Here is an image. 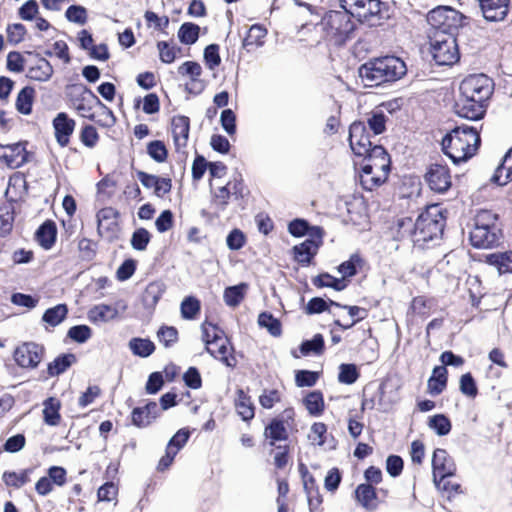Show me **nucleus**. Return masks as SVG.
<instances>
[{
  "label": "nucleus",
  "mask_w": 512,
  "mask_h": 512,
  "mask_svg": "<svg viewBox=\"0 0 512 512\" xmlns=\"http://www.w3.org/2000/svg\"><path fill=\"white\" fill-rule=\"evenodd\" d=\"M26 142L0 144V162L11 169H16L28 161Z\"/></svg>",
  "instance_id": "aec40b11"
},
{
  "label": "nucleus",
  "mask_w": 512,
  "mask_h": 512,
  "mask_svg": "<svg viewBox=\"0 0 512 512\" xmlns=\"http://www.w3.org/2000/svg\"><path fill=\"white\" fill-rule=\"evenodd\" d=\"M235 394L233 405L236 413L244 422L249 424L254 419L256 412L252 398L242 388L237 389Z\"/></svg>",
  "instance_id": "bb28decb"
},
{
  "label": "nucleus",
  "mask_w": 512,
  "mask_h": 512,
  "mask_svg": "<svg viewBox=\"0 0 512 512\" xmlns=\"http://www.w3.org/2000/svg\"><path fill=\"white\" fill-rule=\"evenodd\" d=\"M45 356L44 346L35 342H24L16 347L13 358L16 364L23 369H35Z\"/></svg>",
  "instance_id": "f3484780"
},
{
  "label": "nucleus",
  "mask_w": 512,
  "mask_h": 512,
  "mask_svg": "<svg viewBox=\"0 0 512 512\" xmlns=\"http://www.w3.org/2000/svg\"><path fill=\"white\" fill-rule=\"evenodd\" d=\"M407 72L405 62L396 56H384L370 60L359 68V75L366 86H380L395 82Z\"/></svg>",
  "instance_id": "7ed1b4c3"
},
{
  "label": "nucleus",
  "mask_w": 512,
  "mask_h": 512,
  "mask_svg": "<svg viewBox=\"0 0 512 512\" xmlns=\"http://www.w3.org/2000/svg\"><path fill=\"white\" fill-rule=\"evenodd\" d=\"M343 309L347 310L348 314L351 317H354L355 319L351 323H349V325H343V323H341L340 320H335L334 324L340 327L342 330L352 328L356 323L364 320L368 316V310L359 306L346 305L343 306Z\"/></svg>",
  "instance_id": "13d9d810"
},
{
  "label": "nucleus",
  "mask_w": 512,
  "mask_h": 512,
  "mask_svg": "<svg viewBox=\"0 0 512 512\" xmlns=\"http://www.w3.org/2000/svg\"><path fill=\"white\" fill-rule=\"evenodd\" d=\"M180 311L183 319H195L201 311V303L196 297L188 296L182 301Z\"/></svg>",
  "instance_id": "864d4df0"
},
{
  "label": "nucleus",
  "mask_w": 512,
  "mask_h": 512,
  "mask_svg": "<svg viewBox=\"0 0 512 512\" xmlns=\"http://www.w3.org/2000/svg\"><path fill=\"white\" fill-rule=\"evenodd\" d=\"M433 299L426 296H416L411 301V310L414 314L422 317L430 315Z\"/></svg>",
  "instance_id": "e2e57ef3"
},
{
  "label": "nucleus",
  "mask_w": 512,
  "mask_h": 512,
  "mask_svg": "<svg viewBox=\"0 0 512 512\" xmlns=\"http://www.w3.org/2000/svg\"><path fill=\"white\" fill-rule=\"evenodd\" d=\"M117 314V311L106 304L95 305L88 312V317L93 322H107L113 319Z\"/></svg>",
  "instance_id": "09e8293b"
},
{
  "label": "nucleus",
  "mask_w": 512,
  "mask_h": 512,
  "mask_svg": "<svg viewBox=\"0 0 512 512\" xmlns=\"http://www.w3.org/2000/svg\"><path fill=\"white\" fill-rule=\"evenodd\" d=\"M36 97V91L31 86H25L17 94L15 101L16 110L22 115H30L33 110V104Z\"/></svg>",
  "instance_id": "c9c22d12"
},
{
  "label": "nucleus",
  "mask_w": 512,
  "mask_h": 512,
  "mask_svg": "<svg viewBox=\"0 0 512 512\" xmlns=\"http://www.w3.org/2000/svg\"><path fill=\"white\" fill-rule=\"evenodd\" d=\"M299 350L303 356L310 354L322 355L325 351V341L322 334L317 333L310 340L301 343Z\"/></svg>",
  "instance_id": "79ce46f5"
},
{
  "label": "nucleus",
  "mask_w": 512,
  "mask_h": 512,
  "mask_svg": "<svg viewBox=\"0 0 512 512\" xmlns=\"http://www.w3.org/2000/svg\"><path fill=\"white\" fill-rule=\"evenodd\" d=\"M54 73L50 62L42 57L32 60L27 68L26 76L33 81L46 82Z\"/></svg>",
  "instance_id": "c85d7f7f"
},
{
  "label": "nucleus",
  "mask_w": 512,
  "mask_h": 512,
  "mask_svg": "<svg viewBox=\"0 0 512 512\" xmlns=\"http://www.w3.org/2000/svg\"><path fill=\"white\" fill-rule=\"evenodd\" d=\"M339 5L345 12L359 19H367L380 11L379 0H339Z\"/></svg>",
  "instance_id": "4be33fe9"
},
{
  "label": "nucleus",
  "mask_w": 512,
  "mask_h": 512,
  "mask_svg": "<svg viewBox=\"0 0 512 512\" xmlns=\"http://www.w3.org/2000/svg\"><path fill=\"white\" fill-rule=\"evenodd\" d=\"M68 309L65 304H58L47 309L43 314V321L51 326L59 325L67 316Z\"/></svg>",
  "instance_id": "5fc2aeb1"
},
{
  "label": "nucleus",
  "mask_w": 512,
  "mask_h": 512,
  "mask_svg": "<svg viewBox=\"0 0 512 512\" xmlns=\"http://www.w3.org/2000/svg\"><path fill=\"white\" fill-rule=\"evenodd\" d=\"M502 230L498 215L490 210H481L475 217L474 228L470 232V241L475 248H491L498 245Z\"/></svg>",
  "instance_id": "0eeeda50"
},
{
  "label": "nucleus",
  "mask_w": 512,
  "mask_h": 512,
  "mask_svg": "<svg viewBox=\"0 0 512 512\" xmlns=\"http://www.w3.org/2000/svg\"><path fill=\"white\" fill-rule=\"evenodd\" d=\"M459 390L468 398L474 399L479 394L477 383L470 372L461 375L459 379Z\"/></svg>",
  "instance_id": "6e6d98bb"
},
{
  "label": "nucleus",
  "mask_w": 512,
  "mask_h": 512,
  "mask_svg": "<svg viewBox=\"0 0 512 512\" xmlns=\"http://www.w3.org/2000/svg\"><path fill=\"white\" fill-rule=\"evenodd\" d=\"M246 186L241 176L234 178L224 186L211 190L210 205L216 212H224L232 196L236 199L244 198Z\"/></svg>",
  "instance_id": "9d476101"
},
{
  "label": "nucleus",
  "mask_w": 512,
  "mask_h": 512,
  "mask_svg": "<svg viewBox=\"0 0 512 512\" xmlns=\"http://www.w3.org/2000/svg\"><path fill=\"white\" fill-rule=\"evenodd\" d=\"M433 480L450 478L456 473V465L449 453L442 448H436L432 457Z\"/></svg>",
  "instance_id": "412c9836"
},
{
  "label": "nucleus",
  "mask_w": 512,
  "mask_h": 512,
  "mask_svg": "<svg viewBox=\"0 0 512 512\" xmlns=\"http://www.w3.org/2000/svg\"><path fill=\"white\" fill-rule=\"evenodd\" d=\"M258 400L262 408L272 409L282 401V393L278 389H264Z\"/></svg>",
  "instance_id": "052dcab7"
},
{
  "label": "nucleus",
  "mask_w": 512,
  "mask_h": 512,
  "mask_svg": "<svg viewBox=\"0 0 512 512\" xmlns=\"http://www.w3.org/2000/svg\"><path fill=\"white\" fill-rule=\"evenodd\" d=\"M481 143L478 130L462 125L452 129L442 140V149L454 163L465 162L472 158Z\"/></svg>",
  "instance_id": "f03ea898"
},
{
  "label": "nucleus",
  "mask_w": 512,
  "mask_h": 512,
  "mask_svg": "<svg viewBox=\"0 0 512 512\" xmlns=\"http://www.w3.org/2000/svg\"><path fill=\"white\" fill-rule=\"evenodd\" d=\"M360 377V371L355 364L342 363L339 365L338 381L341 384L352 385Z\"/></svg>",
  "instance_id": "8fccbe9b"
},
{
  "label": "nucleus",
  "mask_w": 512,
  "mask_h": 512,
  "mask_svg": "<svg viewBox=\"0 0 512 512\" xmlns=\"http://www.w3.org/2000/svg\"><path fill=\"white\" fill-rule=\"evenodd\" d=\"M202 67L196 61H185L178 67V74L190 78V83L186 84V90L189 93L200 94L204 90V81L200 79Z\"/></svg>",
  "instance_id": "b1692460"
},
{
  "label": "nucleus",
  "mask_w": 512,
  "mask_h": 512,
  "mask_svg": "<svg viewBox=\"0 0 512 512\" xmlns=\"http://www.w3.org/2000/svg\"><path fill=\"white\" fill-rule=\"evenodd\" d=\"M362 265V257L359 254L354 253L347 261L342 262L338 266V271L342 274V279L345 281L346 278L355 276L358 273V268H361Z\"/></svg>",
  "instance_id": "49530a36"
},
{
  "label": "nucleus",
  "mask_w": 512,
  "mask_h": 512,
  "mask_svg": "<svg viewBox=\"0 0 512 512\" xmlns=\"http://www.w3.org/2000/svg\"><path fill=\"white\" fill-rule=\"evenodd\" d=\"M424 180L434 193L444 194L452 186L451 170L447 164L430 163L426 168Z\"/></svg>",
  "instance_id": "4468645a"
},
{
  "label": "nucleus",
  "mask_w": 512,
  "mask_h": 512,
  "mask_svg": "<svg viewBox=\"0 0 512 512\" xmlns=\"http://www.w3.org/2000/svg\"><path fill=\"white\" fill-rule=\"evenodd\" d=\"M320 378V373L310 370H298L295 374V383L298 387H312Z\"/></svg>",
  "instance_id": "0e129e2a"
},
{
  "label": "nucleus",
  "mask_w": 512,
  "mask_h": 512,
  "mask_svg": "<svg viewBox=\"0 0 512 512\" xmlns=\"http://www.w3.org/2000/svg\"><path fill=\"white\" fill-rule=\"evenodd\" d=\"M427 23L438 32H451L460 28H471L469 19L459 11L448 7L438 6L426 16Z\"/></svg>",
  "instance_id": "6e6552de"
},
{
  "label": "nucleus",
  "mask_w": 512,
  "mask_h": 512,
  "mask_svg": "<svg viewBox=\"0 0 512 512\" xmlns=\"http://www.w3.org/2000/svg\"><path fill=\"white\" fill-rule=\"evenodd\" d=\"M483 17L492 22L502 21L508 13V0H478Z\"/></svg>",
  "instance_id": "cd10ccee"
},
{
  "label": "nucleus",
  "mask_w": 512,
  "mask_h": 512,
  "mask_svg": "<svg viewBox=\"0 0 512 512\" xmlns=\"http://www.w3.org/2000/svg\"><path fill=\"white\" fill-rule=\"evenodd\" d=\"M489 102L490 99L468 97L465 94L459 93L454 110L461 118L478 121L485 117Z\"/></svg>",
  "instance_id": "ddd939ff"
},
{
  "label": "nucleus",
  "mask_w": 512,
  "mask_h": 512,
  "mask_svg": "<svg viewBox=\"0 0 512 512\" xmlns=\"http://www.w3.org/2000/svg\"><path fill=\"white\" fill-rule=\"evenodd\" d=\"M54 136L61 147H67L75 130L76 121L67 113H58L52 121Z\"/></svg>",
  "instance_id": "5701e85b"
},
{
  "label": "nucleus",
  "mask_w": 512,
  "mask_h": 512,
  "mask_svg": "<svg viewBox=\"0 0 512 512\" xmlns=\"http://www.w3.org/2000/svg\"><path fill=\"white\" fill-rule=\"evenodd\" d=\"M172 135L176 152H184L187 147L190 133V118L176 115L172 118Z\"/></svg>",
  "instance_id": "393cba45"
},
{
  "label": "nucleus",
  "mask_w": 512,
  "mask_h": 512,
  "mask_svg": "<svg viewBox=\"0 0 512 512\" xmlns=\"http://www.w3.org/2000/svg\"><path fill=\"white\" fill-rule=\"evenodd\" d=\"M190 437L189 430L182 428L178 430L169 440L166 447L168 450L174 451L176 454L186 445Z\"/></svg>",
  "instance_id": "774afa93"
},
{
  "label": "nucleus",
  "mask_w": 512,
  "mask_h": 512,
  "mask_svg": "<svg viewBox=\"0 0 512 512\" xmlns=\"http://www.w3.org/2000/svg\"><path fill=\"white\" fill-rule=\"evenodd\" d=\"M165 292V285L161 281H152L144 289L141 299L146 308L153 309Z\"/></svg>",
  "instance_id": "f704fd0d"
},
{
  "label": "nucleus",
  "mask_w": 512,
  "mask_h": 512,
  "mask_svg": "<svg viewBox=\"0 0 512 512\" xmlns=\"http://www.w3.org/2000/svg\"><path fill=\"white\" fill-rule=\"evenodd\" d=\"M446 225L445 211L439 204H432L418 215L414 221L404 217L396 223V239L410 240L414 246L424 248L425 244L442 236Z\"/></svg>",
  "instance_id": "f257e3e1"
},
{
  "label": "nucleus",
  "mask_w": 512,
  "mask_h": 512,
  "mask_svg": "<svg viewBox=\"0 0 512 512\" xmlns=\"http://www.w3.org/2000/svg\"><path fill=\"white\" fill-rule=\"evenodd\" d=\"M61 401L56 397H48L43 401V421L48 426H59L62 422Z\"/></svg>",
  "instance_id": "7c9ffc66"
},
{
  "label": "nucleus",
  "mask_w": 512,
  "mask_h": 512,
  "mask_svg": "<svg viewBox=\"0 0 512 512\" xmlns=\"http://www.w3.org/2000/svg\"><path fill=\"white\" fill-rule=\"evenodd\" d=\"M79 139L85 147L92 149L98 144L100 135L93 125L85 124L81 127Z\"/></svg>",
  "instance_id": "4d7b16f0"
},
{
  "label": "nucleus",
  "mask_w": 512,
  "mask_h": 512,
  "mask_svg": "<svg viewBox=\"0 0 512 512\" xmlns=\"http://www.w3.org/2000/svg\"><path fill=\"white\" fill-rule=\"evenodd\" d=\"M491 181L497 185H506L512 181V148L505 154L501 164L495 170Z\"/></svg>",
  "instance_id": "e433bc0d"
},
{
  "label": "nucleus",
  "mask_w": 512,
  "mask_h": 512,
  "mask_svg": "<svg viewBox=\"0 0 512 512\" xmlns=\"http://www.w3.org/2000/svg\"><path fill=\"white\" fill-rule=\"evenodd\" d=\"M328 434L327 425L323 422H315L311 426L309 439L313 444L323 446L326 443Z\"/></svg>",
  "instance_id": "69168bd1"
},
{
  "label": "nucleus",
  "mask_w": 512,
  "mask_h": 512,
  "mask_svg": "<svg viewBox=\"0 0 512 512\" xmlns=\"http://www.w3.org/2000/svg\"><path fill=\"white\" fill-rule=\"evenodd\" d=\"M323 236V229L319 226H313L311 238L293 247L294 260L304 267L310 265L322 244Z\"/></svg>",
  "instance_id": "2eb2a0df"
},
{
  "label": "nucleus",
  "mask_w": 512,
  "mask_h": 512,
  "mask_svg": "<svg viewBox=\"0 0 512 512\" xmlns=\"http://www.w3.org/2000/svg\"><path fill=\"white\" fill-rule=\"evenodd\" d=\"M312 283L316 288L329 287L336 291H341L347 287V283L343 279H338L327 272L320 273L312 278Z\"/></svg>",
  "instance_id": "37998d69"
},
{
  "label": "nucleus",
  "mask_w": 512,
  "mask_h": 512,
  "mask_svg": "<svg viewBox=\"0 0 512 512\" xmlns=\"http://www.w3.org/2000/svg\"><path fill=\"white\" fill-rule=\"evenodd\" d=\"M201 328L206 351L227 367L235 368L238 361L234 354V348L225 336L224 331L207 320L202 323Z\"/></svg>",
  "instance_id": "423d86ee"
},
{
  "label": "nucleus",
  "mask_w": 512,
  "mask_h": 512,
  "mask_svg": "<svg viewBox=\"0 0 512 512\" xmlns=\"http://www.w3.org/2000/svg\"><path fill=\"white\" fill-rule=\"evenodd\" d=\"M76 360V356L72 353L61 354L48 364L47 373L49 376L60 375L74 364Z\"/></svg>",
  "instance_id": "ea45409f"
},
{
  "label": "nucleus",
  "mask_w": 512,
  "mask_h": 512,
  "mask_svg": "<svg viewBox=\"0 0 512 512\" xmlns=\"http://www.w3.org/2000/svg\"><path fill=\"white\" fill-rule=\"evenodd\" d=\"M495 83L486 74H470L466 76L459 85V93L468 97L491 99L494 93Z\"/></svg>",
  "instance_id": "9b49d317"
},
{
  "label": "nucleus",
  "mask_w": 512,
  "mask_h": 512,
  "mask_svg": "<svg viewBox=\"0 0 512 512\" xmlns=\"http://www.w3.org/2000/svg\"><path fill=\"white\" fill-rule=\"evenodd\" d=\"M151 240V234L145 228L136 229L131 237V246L138 251H144Z\"/></svg>",
  "instance_id": "338daca9"
},
{
  "label": "nucleus",
  "mask_w": 512,
  "mask_h": 512,
  "mask_svg": "<svg viewBox=\"0 0 512 512\" xmlns=\"http://www.w3.org/2000/svg\"><path fill=\"white\" fill-rule=\"evenodd\" d=\"M258 324L262 328H266L267 331L273 337H280L282 334V324L279 319L274 317L270 312H262L258 316Z\"/></svg>",
  "instance_id": "c03bdc74"
},
{
  "label": "nucleus",
  "mask_w": 512,
  "mask_h": 512,
  "mask_svg": "<svg viewBox=\"0 0 512 512\" xmlns=\"http://www.w3.org/2000/svg\"><path fill=\"white\" fill-rule=\"evenodd\" d=\"M157 48L159 51L160 60L166 64L174 62L176 58L181 54V48L177 47L172 42L159 41L157 43Z\"/></svg>",
  "instance_id": "3c124183"
},
{
  "label": "nucleus",
  "mask_w": 512,
  "mask_h": 512,
  "mask_svg": "<svg viewBox=\"0 0 512 512\" xmlns=\"http://www.w3.org/2000/svg\"><path fill=\"white\" fill-rule=\"evenodd\" d=\"M159 416V408L155 401H148L144 406L135 407L131 412V422L138 428L151 425Z\"/></svg>",
  "instance_id": "a878e982"
},
{
  "label": "nucleus",
  "mask_w": 512,
  "mask_h": 512,
  "mask_svg": "<svg viewBox=\"0 0 512 512\" xmlns=\"http://www.w3.org/2000/svg\"><path fill=\"white\" fill-rule=\"evenodd\" d=\"M302 402L308 414L311 416L319 417L325 411L324 395L320 390L308 392L303 397Z\"/></svg>",
  "instance_id": "72a5a7b5"
},
{
  "label": "nucleus",
  "mask_w": 512,
  "mask_h": 512,
  "mask_svg": "<svg viewBox=\"0 0 512 512\" xmlns=\"http://www.w3.org/2000/svg\"><path fill=\"white\" fill-rule=\"evenodd\" d=\"M360 166V184L363 189L373 191L384 184L391 170V159L385 148L375 145L372 153L362 157Z\"/></svg>",
  "instance_id": "20e7f679"
},
{
  "label": "nucleus",
  "mask_w": 512,
  "mask_h": 512,
  "mask_svg": "<svg viewBox=\"0 0 512 512\" xmlns=\"http://www.w3.org/2000/svg\"><path fill=\"white\" fill-rule=\"evenodd\" d=\"M284 417L276 416L270 419L269 423L265 426L263 436L268 441L269 446H276L277 442L286 441L289 438V432L286 423L291 420L294 421L295 411L294 408L289 407L283 411Z\"/></svg>",
  "instance_id": "dca6fc26"
},
{
  "label": "nucleus",
  "mask_w": 512,
  "mask_h": 512,
  "mask_svg": "<svg viewBox=\"0 0 512 512\" xmlns=\"http://www.w3.org/2000/svg\"><path fill=\"white\" fill-rule=\"evenodd\" d=\"M427 424L439 436L448 435L452 429L450 419L444 414L430 416Z\"/></svg>",
  "instance_id": "de8ad7c7"
},
{
  "label": "nucleus",
  "mask_w": 512,
  "mask_h": 512,
  "mask_svg": "<svg viewBox=\"0 0 512 512\" xmlns=\"http://www.w3.org/2000/svg\"><path fill=\"white\" fill-rule=\"evenodd\" d=\"M34 467H28L16 471H4L2 480L6 487L20 489L31 481V475L34 473Z\"/></svg>",
  "instance_id": "473e14b6"
},
{
  "label": "nucleus",
  "mask_w": 512,
  "mask_h": 512,
  "mask_svg": "<svg viewBox=\"0 0 512 512\" xmlns=\"http://www.w3.org/2000/svg\"><path fill=\"white\" fill-rule=\"evenodd\" d=\"M129 348L132 353L141 358H146L152 355L156 346L149 338L135 337L129 341Z\"/></svg>",
  "instance_id": "a19ab883"
},
{
  "label": "nucleus",
  "mask_w": 512,
  "mask_h": 512,
  "mask_svg": "<svg viewBox=\"0 0 512 512\" xmlns=\"http://www.w3.org/2000/svg\"><path fill=\"white\" fill-rule=\"evenodd\" d=\"M349 145L355 156L364 157L372 153L374 146L370 134L362 121H355L349 127Z\"/></svg>",
  "instance_id": "a211bd4d"
},
{
  "label": "nucleus",
  "mask_w": 512,
  "mask_h": 512,
  "mask_svg": "<svg viewBox=\"0 0 512 512\" xmlns=\"http://www.w3.org/2000/svg\"><path fill=\"white\" fill-rule=\"evenodd\" d=\"M57 233L56 223L47 219L36 230L35 240L43 249L50 250L56 243Z\"/></svg>",
  "instance_id": "c756f323"
},
{
  "label": "nucleus",
  "mask_w": 512,
  "mask_h": 512,
  "mask_svg": "<svg viewBox=\"0 0 512 512\" xmlns=\"http://www.w3.org/2000/svg\"><path fill=\"white\" fill-rule=\"evenodd\" d=\"M485 262L497 267L499 273L512 272L510 264L512 263V250L506 252L490 253L485 256Z\"/></svg>",
  "instance_id": "58836bf2"
},
{
  "label": "nucleus",
  "mask_w": 512,
  "mask_h": 512,
  "mask_svg": "<svg viewBox=\"0 0 512 512\" xmlns=\"http://www.w3.org/2000/svg\"><path fill=\"white\" fill-rule=\"evenodd\" d=\"M305 490L307 492L309 507L312 512L313 510L318 509L322 504L323 497L313 478H311L309 482L305 483Z\"/></svg>",
  "instance_id": "680f3d73"
},
{
  "label": "nucleus",
  "mask_w": 512,
  "mask_h": 512,
  "mask_svg": "<svg viewBox=\"0 0 512 512\" xmlns=\"http://www.w3.org/2000/svg\"><path fill=\"white\" fill-rule=\"evenodd\" d=\"M389 491L387 489H376L371 484H359L355 491L356 501L367 511H375L381 502L387 498Z\"/></svg>",
  "instance_id": "6ab92c4d"
},
{
  "label": "nucleus",
  "mask_w": 512,
  "mask_h": 512,
  "mask_svg": "<svg viewBox=\"0 0 512 512\" xmlns=\"http://www.w3.org/2000/svg\"><path fill=\"white\" fill-rule=\"evenodd\" d=\"M157 338L165 348H171L179 341V332L174 326L162 325L157 331Z\"/></svg>",
  "instance_id": "603ef678"
},
{
  "label": "nucleus",
  "mask_w": 512,
  "mask_h": 512,
  "mask_svg": "<svg viewBox=\"0 0 512 512\" xmlns=\"http://www.w3.org/2000/svg\"><path fill=\"white\" fill-rule=\"evenodd\" d=\"M148 155L156 162L163 163L168 158V150L161 140H153L147 144Z\"/></svg>",
  "instance_id": "bf43d9fd"
},
{
  "label": "nucleus",
  "mask_w": 512,
  "mask_h": 512,
  "mask_svg": "<svg viewBox=\"0 0 512 512\" xmlns=\"http://www.w3.org/2000/svg\"><path fill=\"white\" fill-rule=\"evenodd\" d=\"M246 289L247 285L245 283L227 287L223 295L226 305L237 307L244 300Z\"/></svg>",
  "instance_id": "a18cd8bd"
},
{
  "label": "nucleus",
  "mask_w": 512,
  "mask_h": 512,
  "mask_svg": "<svg viewBox=\"0 0 512 512\" xmlns=\"http://www.w3.org/2000/svg\"><path fill=\"white\" fill-rule=\"evenodd\" d=\"M71 106L81 117L95 121L102 127H110L116 121L112 110L87 87L71 98Z\"/></svg>",
  "instance_id": "39448f33"
},
{
  "label": "nucleus",
  "mask_w": 512,
  "mask_h": 512,
  "mask_svg": "<svg viewBox=\"0 0 512 512\" xmlns=\"http://www.w3.org/2000/svg\"><path fill=\"white\" fill-rule=\"evenodd\" d=\"M81 46L89 50L90 56L93 59L99 61H106L109 59L110 54L108 52V47L105 43L95 44L92 38V34H82L80 38Z\"/></svg>",
  "instance_id": "4c0bfd02"
},
{
  "label": "nucleus",
  "mask_w": 512,
  "mask_h": 512,
  "mask_svg": "<svg viewBox=\"0 0 512 512\" xmlns=\"http://www.w3.org/2000/svg\"><path fill=\"white\" fill-rule=\"evenodd\" d=\"M97 233L109 243L116 242L120 238V213L113 207H104L97 214Z\"/></svg>",
  "instance_id": "f8f14e48"
},
{
  "label": "nucleus",
  "mask_w": 512,
  "mask_h": 512,
  "mask_svg": "<svg viewBox=\"0 0 512 512\" xmlns=\"http://www.w3.org/2000/svg\"><path fill=\"white\" fill-rule=\"evenodd\" d=\"M431 39V54L438 65L451 66L460 59V52L455 34H439Z\"/></svg>",
  "instance_id": "1a4fd4ad"
},
{
  "label": "nucleus",
  "mask_w": 512,
  "mask_h": 512,
  "mask_svg": "<svg viewBox=\"0 0 512 512\" xmlns=\"http://www.w3.org/2000/svg\"><path fill=\"white\" fill-rule=\"evenodd\" d=\"M448 384V370L444 366H435L428 379L427 392L432 396L440 395Z\"/></svg>",
  "instance_id": "2f4dec72"
}]
</instances>
